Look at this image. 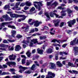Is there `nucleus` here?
I'll return each instance as SVG.
<instances>
[{
  "instance_id": "6",
  "label": "nucleus",
  "mask_w": 78,
  "mask_h": 78,
  "mask_svg": "<svg viewBox=\"0 0 78 78\" xmlns=\"http://www.w3.org/2000/svg\"><path fill=\"white\" fill-rule=\"evenodd\" d=\"M20 4V2H18L16 3V6L14 7H13L12 8V9L13 10H21V8L19 7L18 6H19Z\"/></svg>"
},
{
  "instance_id": "46",
  "label": "nucleus",
  "mask_w": 78,
  "mask_h": 78,
  "mask_svg": "<svg viewBox=\"0 0 78 78\" xmlns=\"http://www.w3.org/2000/svg\"><path fill=\"white\" fill-rule=\"evenodd\" d=\"M16 37L17 38H22V36L18 34L16 36Z\"/></svg>"
},
{
  "instance_id": "38",
  "label": "nucleus",
  "mask_w": 78,
  "mask_h": 78,
  "mask_svg": "<svg viewBox=\"0 0 78 78\" xmlns=\"http://www.w3.org/2000/svg\"><path fill=\"white\" fill-rule=\"evenodd\" d=\"M8 27H9V28H11L12 29H16V27L14 26L8 25Z\"/></svg>"
},
{
  "instance_id": "8",
  "label": "nucleus",
  "mask_w": 78,
  "mask_h": 78,
  "mask_svg": "<svg viewBox=\"0 0 78 78\" xmlns=\"http://www.w3.org/2000/svg\"><path fill=\"white\" fill-rule=\"evenodd\" d=\"M66 40H57L56 39H54L51 41V42H57L58 43V44H60V43H63V42H66Z\"/></svg>"
},
{
  "instance_id": "51",
  "label": "nucleus",
  "mask_w": 78,
  "mask_h": 78,
  "mask_svg": "<svg viewBox=\"0 0 78 78\" xmlns=\"http://www.w3.org/2000/svg\"><path fill=\"white\" fill-rule=\"evenodd\" d=\"M29 8V7H27V6H25L24 7V9L26 11V10H27V9H28Z\"/></svg>"
},
{
  "instance_id": "16",
  "label": "nucleus",
  "mask_w": 78,
  "mask_h": 78,
  "mask_svg": "<svg viewBox=\"0 0 78 78\" xmlns=\"http://www.w3.org/2000/svg\"><path fill=\"white\" fill-rule=\"evenodd\" d=\"M9 59L11 61H12V60H15L16 58L17 57V56L16 55H13V54L10 55L9 56Z\"/></svg>"
},
{
  "instance_id": "54",
  "label": "nucleus",
  "mask_w": 78,
  "mask_h": 78,
  "mask_svg": "<svg viewBox=\"0 0 78 78\" xmlns=\"http://www.w3.org/2000/svg\"><path fill=\"white\" fill-rule=\"evenodd\" d=\"M60 59H62L63 60H64V59H66V57H61L60 58Z\"/></svg>"
},
{
  "instance_id": "55",
  "label": "nucleus",
  "mask_w": 78,
  "mask_h": 78,
  "mask_svg": "<svg viewBox=\"0 0 78 78\" xmlns=\"http://www.w3.org/2000/svg\"><path fill=\"white\" fill-rule=\"evenodd\" d=\"M72 2H73V1H72V0H68V3H72Z\"/></svg>"
},
{
  "instance_id": "60",
  "label": "nucleus",
  "mask_w": 78,
  "mask_h": 78,
  "mask_svg": "<svg viewBox=\"0 0 78 78\" xmlns=\"http://www.w3.org/2000/svg\"><path fill=\"white\" fill-rule=\"evenodd\" d=\"M67 45V44H64L62 46V47H63V48H65V47H66V46Z\"/></svg>"
},
{
  "instance_id": "47",
  "label": "nucleus",
  "mask_w": 78,
  "mask_h": 78,
  "mask_svg": "<svg viewBox=\"0 0 78 78\" xmlns=\"http://www.w3.org/2000/svg\"><path fill=\"white\" fill-rule=\"evenodd\" d=\"M25 73H27L28 74H30V73H31V72L30 70H28L26 71Z\"/></svg>"
},
{
  "instance_id": "45",
  "label": "nucleus",
  "mask_w": 78,
  "mask_h": 78,
  "mask_svg": "<svg viewBox=\"0 0 78 78\" xmlns=\"http://www.w3.org/2000/svg\"><path fill=\"white\" fill-rule=\"evenodd\" d=\"M73 72V73L74 74H78V71L75 70H72Z\"/></svg>"
},
{
  "instance_id": "15",
  "label": "nucleus",
  "mask_w": 78,
  "mask_h": 78,
  "mask_svg": "<svg viewBox=\"0 0 78 78\" xmlns=\"http://www.w3.org/2000/svg\"><path fill=\"white\" fill-rule=\"evenodd\" d=\"M20 15L22 16L19 17H23V18L19 19L18 20V22H20L22 20H24L27 17V16L24 15Z\"/></svg>"
},
{
  "instance_id": "31",
  "label": "nucleus",
  "mask_w": 78,
  "mask_h": 78,
  "mask_svg": "<svg viewBox=\"0 0 78 78\" xmlns=\"http://www.w3.org/2000/svg\"><path fill=\"white\" fill-rule=\"evenodd\" d=\"M44 15L48 17V18H47V20H49L50 19V16H49V15L48 14V13H45Z\"/></svg>"
},
{
  "instance_id": "36",
  "label": "nucleus",
  "mask_w": 78,
  "mask_h": 78,
  "mask_svg": "<svg viewBox=\"0 0 78 78\" xmlns=\"http://www.w3.org/2000/svg\"><path fill=\"white\" fill-rule=\"evenodd\" d=\"M46 38H47V37L45 36H44L43 37H40V39H41V40L45 39H46Z\"/></svg>"
},
{
  "instance_id": "7",
  "label": "nucleus",
  "mask_w": 78,
  "mask_h": 78,
  "mask_svg": "<svg viewBox=\"0 0 78 78\" xmlns=\"http://www.w3.org/2000/svg\"><path fill=\"white\" fill-rule=\"evenodd\" d=\"M42 23V22H39L37 21H34L33 22H32L31 23H30V25H33L34 24V27H37L38 26H39L40 24H41Z\"/></svg>"
},
{
  "instance_id": "23",
  "label": "nucleus",
  "mask_w": 78,
  "mask_h": 78,
  "mask_svg": "<svg viewBox=\"0 0 78 78\" xmlns=\"http://www.w3.org/2000/svg\"><path fill=\"white\" fill-rule=\"evenodd\" d=\"M65 12H66V9L62 10V15L61 16H66V13Z\"/></svg>"
},
{
  "instance_id": "32",
  "label": "nucleus",
  "mask_w": 78,
  "mask_h": 78,
  "mask_svg": "<svg viewBox=\"0 0 78 78\" xmlns=\"http://www.w3.org/2000/svg\"><path fill=\"white\" fill-rule=\"evenodd\" d=\"M66 11H67L69 14H71V13L72 12H73V11L69 9H67Z\"/></svg>"
},
{
  "instance_id": "5",
  "label": "nucleus",
  "mask_w": 78,
  "mask_h": 78,
  "mask_svg": "<svg viewBox=\"0 0 78 78\" xmlns=\"http://www.w3.org/2000/svg\"><path fill=\"white\" fill-rule=\"evenodd\" d=\"M48 75L46 76V78H53L55 76V74L51 72H48Z\"/></svg>"
},
{
  "instance_id": "63",
  "label": "nucleus",
  "mask_w": 78,
  "mask_h": 78,
  "mask_svg": "<svg viewBox=\"0 0 78 78\" xmlns=\"http://www.w3.org/2000/svg\"><path fill=\"white\" fill-rule=\"evenodd\" d=\"M44 29H45V30H48V27H47V26H44Z\"/></svg>"
},
{
  "instance_id": "57",
  "label": "nucleus",
  "mask_w": 78,
  "mask_h": 78,
  "mask_svg": "<svg viewBox=\"0 0 78 78\" xmlns=\"http://www.w3.org/2000/svg\"><path fill=\"white\" fill-rule=\"evenodd\" d=\"M8 41H9V42H14L15 41L14 40H8Z\"/></svg>"
},
{
  "instance_id": "39",
  "label": "nucleus",
  "mask_w": 78,
  "mask_h": 78,
  "mask_svg": "<svg viewBox=\"0 0 78 78\" xmlns=\"http://www.w3.org/2000/svg\"><path fill=\"white\" fill-rule=\"evenodd\" d=\"M2 75H10V73H9V72H3L2 73Z\"/></svg>"
},
{
  "instance_id": "37",
  "label": "nucleus",
  "mask_w": 78,
  "mask_h": 78,
  "mask_svg": "<svg viewBox=\"0 0 78 78\" xmlns=\"http://www.w3.org/2000/svg\"><path fill=\"white\" fill-rule=\"evenodd\" d=\"M55 16L56 18H62V16H59V15L55 13Z\"/></svg>"
},
{
  "instance_id": "58",
  "label": "nucleus",
  "mask_w": 78,
  "mask_h": 78,
  "mask_svg": "<svg viewBox=\"0 0 78 78\" xmlns=\"http://www.w3.org/2000/svg\"><path fill=\"white\" fill-rule=\"evenodd\" d=\"M34 62L35 63L36 65L37 66H39V65L37 63V61H35Z\"/></svg>"
},
{
  "instance_id": "18",
  "label": "nucleus",
  "mask_w": 78,
  "mask_h": 78,
  "mask_svg": "<svg viewBox=\"0 0 78 78\" xmlns=\"http://www.w3.org/2000/svg\"><path fill=\"white\" fill-rule=\"evenodd\" d=\"M2 17L3 18L5 19V21L8 20L9 19V17H8V15H7V14H6V15H3Z\"/></svg>"
},
{
  "instance_id": "1",
  "label": "nucleus",
  "mask_w": 78,
  "mask_h": 78,
  "mask_svg": "<svg viewBox=\"0 0 78 78\" xmlns=\"http://www.w3.org/2000/svg\"><path fill=\"white\" fill-rule=\"evenodd\" d=\"M23 44H26L27 45H28L29 44H29L30 47H32L33 46L34 44H35L37 43V44L39 45H41V44H43V42L41 41L38 43V41H37V39H34L31 40V42L30 41H23Z\"/></svg>"
},
{
  "instance_id": "33",
  "label": "nucleus",
  "mask_w": 78,
  "mask_h": 78,
  "mask_svg": "<svg viewBox=\"0 0 78 78\" xmlns=\"http://www.w3.org/2000/svg\"><path fill=\"white\" fill-rule=\"evenodd\" d=\"M26 6H30L31 5V2H27L26 3Z\"/></svg>"
},
{
  "instance_id": "50",
  "label": "nucleus",
  "mask_w": 78,
  "mask_h": 78,
  "mask_svg": "<svg viewBox=\"0 0 78 78\" xmlns=\"http://www.w3.org/2000/svg\"><path fill=\"white\" fill-rule=\"evenodd\" d=\"M25 3H23V2H22V3H21V4L20 5V6H25Z\"/></svg>"
},
{
  "instance_id": "14",
  "label": "nucleus",
  "mask_w": 78,
  "mask_h": 78,
  "mask_svg": "<svg viewBox=\"0 0 78 78\" xmlns=\"http://www.w3.org/2000/svg\"><path fill=\"white\" fill-rule=\"evenodd\" d=\"M9 23L8 22H3L1 24H0V30H2L3 28V27H4L5 25H8Z\"/></svg>"
},
{
  "instance_id": "34",
  "label": "nucleus",
  "mask_w": 78,
  "mask_h": 78,
  "mask_svg": "<svg viewBox=\"0 0 78 78\" xmlns=\"http://www.w3.org/2000/svg\"><path fill=\"white\" fill-rule=\"evenodd\" d=\"M9 5H6L4 7V9H8L9 8Z\"/></svg>"
},
{
  "instance_id": "27",
  "label": "nucleus",
  "mask_w": 78,
  "mask_h": 78,
  "mask_svg": "<svg viewBox=\"0 0 78 78\" xmlns=\"http://www.w3.org/2000/svg\"><path fill=\"white\" fill-rule=\"evenodd\" d=\"M78 47H74V52H75V55H76V53H78Z\"/></svg>"
},
{
  "instance_id": "2",
  "label": "nucleus",
  "mask_w": 78,
  "mask_h": 78,
  "mask_svg": "<svg viewBox=\"0 0 78 78\" xmlns=\"http://www.w3.org/2000/svg\"><path fill=\"white\" fill-rule=\"evenodd\" d=\"M34 5L35 7L38 9L39 11L41 10V6H42V4L41 2H34Z\"/></svg>"
},
{
  "instance_id": "48",
  "label": "nucleus",
  "mask_w": 78,
  "mask_h": 78,
  "mask_svg": "<svg viewBox=\"0 0 78 78\" xmlns=\"http://www.w3.org/2000/svg\"><path fill=\"white\" fill-rule=\"evenodd\" d=\"M68 65L69 66H71V67H74L73 65V64L71 63L70 62H68Z\"/></svg>"
},
{
  "instance_id": "30",
  "label": "nucleus",
  "mask_w": 78,
  "mask_h": 78,
  "mask_svg": "<svg viewBox=\"0 0 78 78\" xmlns=\"http://www.w3.org/2000/svg\"><path fill=\"white\" fill-rule=\"evenodd\" d=\"M27 27H22V28L23 29H25V30H24V31H28V30H29V28H28V26H27Z\"/></svg>"
},
{
  "instance_id": "41",
  "label": "nucleus",
  "mask_w": 78,
  "mask_h": 78,
  "mask_svg": "<svg viewBox=\"0 0 78 78\" xmlns=\"http://www.w3.org/2000/svg\"><path fill=\"white\" fill-rule=\"evenodd\" d=\"M25 60L26 59H23L22 61V64H24L25 63Z\"/></svg>"
},
{
  "instance_id": "24",
  "label": "nucleus",
  "mask_w": 78,
  "mask_h": 78,
  "mask_svg": "<svg viewBox=\"0 0 78 78\" xmlns=\"http://www.w3.org/2000/svg\"><path fill=\"white\" fill-rule=\"evenodd\" d=\"M23 76L22 75H17V76H12V78H22Z\"/></svg>"
},
{
  "instance_id": "20",
  "label": "nucleus",
  "mask_w": 78,
  "mask_h": 78,
  "mask_svg": "<svg viewBox=\"0 0 78 78\" xmlns=\"http://www.w3.org/2000/svg\"><path fill=\"white\" fill-rule=\"evenodd\" d=\"M55 27H58L59 26V20H56L54 21V23H55Z\"/></svg>"
},
{
  "instance_id": "56",
  "label": "nucleus",
  "mask_w": 78,
  "mask_h": 78,
  "mask_svg": "<svg viewBox=\"0 0 78 78\" xmlns=\"http://www.w3.org/2000/svg\"><path fill=\"white\" fill-rule=\"evenodd\" d=\"M10 70L11 72H15L16 71V70L14 69H10Z\"/></svg>"
},
{
  "instance_id": "22",
  "label": "nucleus",
  "mask_w": 78,
  "mask_h": 78,
  "mask_svg": "<svg viewBox=\"0 0 78 78\" xmlns=\"http://www.w3.org/2000/svg\"><path fill=\"white\" fill-rule=\"evenodd\" d=\"M76 38L74 39L73 41H71L70 43V44L71 45H73L75 44V42H76Z\"/></svg>"
},
{
  "instance_id": "25",
  "label": "nucleus",
  "mask_w": 78,
  "mask_h": 78,
  "mask_svg": "<svg viewBox=\"0 0 78 78\" xmlns=\"http://www.w3.org/2000/svg\"><path fill=\"white\" fill-rule=\"evenodd\" d=\"M53 52L52 49L51 48L48 49L46 50V52L47 53H51Z\"/></svg>"
},
{
  "instance_id": "49",
  "label": "nucleus",
  "mask_w": 78,
  "mask_h": 78,
  "mask_svg": "<svg viewBox=\"0 0 78 78\" xmlns=\"http://www.w3.org/2000/svg\"><path fill=\"white\" fill-rule=\"evenodd\" d=\"M30 64V61L27 60V62H26V65H27V66H29Z\"/></svg>"
},
{
  "instance_id": "29",
  "label": "nucleus",
  "mask_w": 78,
  "mask_h": 78,
  "mask_svg": "<svg viewBox=\"0 0 78 78\" xmlns=\"http://www.w3.org/2000/svg\"><path fill=\"white\" fill-rule=\"evenodd\" d=\"M36 69V65L34 64L31 68V69L32 70H34Z\"/></svg>"
},
{
  "instance_id": "10",
  "label": "nucleus",
  "mask_w": 78,
  "mask_h": 78,
  "mask_svg": "<svg viewBox=\"0 0 78 78\" xmlns=\"http://www.w3.org/2000/svg\"><path fill=\"white\" fill-rule=\"evenodd\" d=\"M76 23V20H70V21H69L67 22V23H68L69 27H72V25H74V24L75 23Z\"/></svg>"
},
{
  "instance_id": "53",
  "label": "nucleus",
  "mask_w": 78,
  "mask_h": 78,
  "mask_svg": "<svg viewBox=\"0 0 78 78\" xmlns=\"http://www.w3.org/2000/svg\"><path fill=\"white\" fill-rule=\"evenodd\" d=\"M64 23H61L60 25V27H62L64 26Z\"/></svg>"
},
{
  "instance_id": "19",
  "label": "nucleus",
  "mask_w": 78,
  "mask_h": 78,
  "mask_svg": "<svg viewBox=\"0 0 78 78\" xmlns=\"http://www.w3.org/2000/svg\"><path fill=\"white\" fill-rule=\"evenodd\" d=\"M11 33L12 34V36L14 37V36L16 34V31L12 30L11 32Z\"/></svg>"
},
{
  "instance_id": "11",
  "label": "nucleus",
  "mask_w": 78,
  "mask_h": 78,
  "mask_svg": "<svg viewBox=\"0 0 78 78\" xmlns=\"http://www.w3.org/2000/svg\"><path fill=\"white\" fill-rule=\"evenodd\" d=\"M22 15H20L16 14H12V13L10 15V16L11 17L14 18H17V17H22Z\"/></svg>"
},
{
  "instance_id": "17",
  "label": "nucleus",
  "mask_w": 78,
  "mask_h": 78,
  "mask_svg": "<svg viewBox=\"0 0 78 78\" xmlns=\"http://www.w3.org/2000/svg\"><path fill=\"white\" fill-rule=\"evenodd\" d=\"M37 50L38 53L40 55H42L43 54V52H44V50H40V48H38L37 49Z\"/></svg>"
},
{
  "instance_id": "40",
  "label": "nucleus",
  "mask_w": 78,
  "mask_h": 78,
  "mask_svg": "<svg viewBox=\"0 0 78 78\" xmlns=\"http://www.w3.org/2000/svg\"><path fill=\"white\" fill-rule=\"evenodd\" d=\"M58 9H62V10H63V11L65 9H66V8H62V6L58 7Z\"/></svg>"
},
{
  "instance_id": "62",
  "label": "nucleus",
  "mask_w": 78,
  "mask_h": 78,
  "mask_svg": "<svg viewBox=\"0 0 78 78\" xmlns=\"http://www.w3.org/2000/svg\"><path fill=\"white\" fill-rule=\"evenodd\" d=\"M63 2L64 3L66 4L67 3V0H63Z\"/></svg>"
},
{
  "instance_id": "52",
  "label": "nucleus",
  "mask_w": 78,
  "mask_h": 78,
  "mask_svg": "<svg viewBox=\"0 0 78 78\" xmlns=\"http://www.w3.org/2000/svg\"><path fill=\"white\" fill-rule=\"evenodd\" d=\"M21 58H24V59H26V57L25 56V55H21Z\"/></svg>"
},
{
  "instance_id": "59",
  "label": "nucleus",
  "mask_w": 78,
  "mask_h": 78,
  "mask_svg": "<svg viewBox=\"0 0 78 78\" xmlns=\"http://www.w3.org/2000/svg\"><path fill=\"white\" fill-rule=\"evenodd\" d=\"M67 33L68 34H70V33H72V31L70 30H68L67 31Z\"/></svg>"
},
{
  "instance_id": "21",
  "label": "nucleus",
  "mask_w": 78,
  "mask_h": 78,
  "mask_svg": "<svg viewBox=\"0 0 78 78\" xmlns=\"http://www.w3.org/2000/svg\"><path fill=\"white\" fill-rule=\"evenodd\" d=\"M21 48V47L20 46V45H17L16 46V47L15 50L16 51H19V50H20Z\"/></svg>"
},
{
  "instance_id": "26",
  "label": "nucleus",
  "mask_w": 78,
  "mask_h": 78,
  "mask_svg": "<svg viewBox=\"0 0 78 78\" xmlns=\"http://www.w3.org/2000/svg\"><path fill=\"white\" fill-rule=\"evenodd\" d=\"M56 64L57 66H58L59 67H62V66H63V65L59 61L57 62Z\"/></svg>"
},
{
  "instance_id": "13",
  "label": "nucleus",
  "mask_w": 78,
  "mask_h": 78,
  "mask_svg": "<svg viewBox=\"0 0 78 78\" xmlns=\"http://www.w3.org/2000/svg\"><path fill=\"white\" fill-rule=\"evenodd\" d=\"M6 64L7 65H8L9 67L11 66V65H12V66H15L16 65V62H8Z\"/></svg>"
},
{
  "instance_id": "12",
  "label": "nucleus",
  "mask_w": 78,
  "mask_h": 78,
  "mask_svg": "<svg viewBox=\"0 0 78 78\" xmlns=\"http://www.w3.org/2000/svg\"><path fill=\"white\" fill-rule=\"evenodd\" d=\"M50 66H51L50 69H56V65L54 63H50Z\"/></svg>"
},
{
  "instance_id": "64",
  "label": "nucleus",
  "mask_w": 78,
  "mask_h": 78,
  "mask_svg": "<svg viewBox=\"0 0 78 78\" xmlns=\"http://www.w3.org/2000/svg\"><path fill=\"white\" fill-rule=\"evenodd\" d=\"M74 8V9H76L77 11H78V7L76 6V7H75Z\"/></svg>"
},
{
  "instance_id": "9",
  "label": "nucleus",
  "mask_w": 78,
  "mask_h": 78,
  "mask_svg": "<svg viewBox=\"0 0 78 78\" xmlns=\"http://www.w3.org/2000/svg\"><path fill=\"white\" fill-rule=\"evenodd\" d=\"M19 69H20V70L19 71V72L20 73H22V72H23L24 70H26V69H30V67H23L22 66H20L19 67Z\"/></svg>"
},
{
  "instance_id": "61",
  "label": "nucleus",
  "mask_w": 78,
  "mask_h": 78,
  "mask_svg": "<svg viewBox=\"0 0 78 78\" xmlns=\"http://www.w3.org/2000/svg\"><path fill=\"white\" fill-rule=\"evenodd\" d=\"M3 43H8V41H6V40H4L3 41Z\"/></svg>"
},
{
  "instance_id": "43",
  "label": "nucleus",
  "mask_w": 78,
  "mask_h": 78,
  "mask_svg": "<svg viewBox=\"0 0 78 78\" xmlns=\"http://www.w3.org/2000/svg\"><path fill=\"white\" fill-rule=\"evenodd\" d=\"M35 10V8L34 7H33L31 8V9L30 10V12H33V11H34Z\"/></svg>"
},
{
  "instance_id": "4",
  "label": "nucleus",
  "mask_w": 78,
  "mask_h": 78,
  "mask_svg": "<svg viewBox=\"0 0 78 78\" xmlns=\"http://www.w3.org/2000/svg\"><path fill=\"white\" fill-rule=\"evenodd\" d=\"M51 4V2H47V6H51L53 8H55L57 5H58V3L56 2H55L52 5Z\"/></svg>"
},
{
  "instance_id": "28",
  "label": "nucleus",
  "mask_w": 78,
  "mask_h": 78,
  "mask_svg": "<svg viewBox=\"0 0 78 78\" xmlns=\"http://www.w3.org/2000/svg\"><path fill=\"white\" fill-rule=\"evenodd\" d=\"M26 55H27V56L30 58L31 56V52L30 51H28L26 53Z\"/></svg>"
},
{
  "instance_id": "35",
  "label": "nucleus",
  "mask_w": 78,
  "mask_h": 78,
  "mask_svg": "<svg viewBox=\"0 0 78 78\" xmlns=\"http://www.w3.org/2000/svg\"><path fill=\"white\" fill-rule=\"evenodd\" d=\"M55 13H53V12H51L50 13V17H53L55 16Z\"/></svg>"
},
{
  "instance_id": "42",
  "label": "nucleus",
  "mask_w": 78,
  "mask_h": 78,
  "mask_svg": "<svg viewBox=\"0 0 78 78\" xmlns=\"http://www.w3.org/2000/svg\"><path fill=\"white\" fill-rule=\"evenodd\" d=\"M11 47V46H9V50H14V48H13V46H12L11 48H10Z\"/></svg>"
},
{
  "instance_id": "3",
  "label": "nucleus",
  "mask_w": 78,
  "mask_h": 78,
  "mask_svg": "<svg viewBox=\"0 0 78 78\" xmlns=\"http://www.w3.org/2000/svg\"><path fill=\"white\" fill-rule=\"evenodd\" d=\"M8 47V45L2 43L0 44V50L2 51H6Z\"/></svg>"
},
{
  "instance_id": "44",
  "label": "nucleus",
  "mask_w": 78,
  "mask_h": 78,
  "mask_svg": "<svg viewBox=\"0 0 78 78\" xmlns=\"http://www.w3.org/2000/svg\"><path fill=\"white\" fill-rule=\"evenodd\" d=\"M35 31V30H34V29H32L31 30L30 32H29V33L30 34H31V33H34Z\"/></svg>"
}]
</instances>
